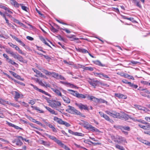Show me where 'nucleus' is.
Segmentation results:
<instances>
[{"label":"nucleus","instance_id":"obj_1","mask_svg":"<svg viewBox=\"0 0 150 150\" xmlns=\"http://www.w3.org/2000/svg\"><path fill=\"white\" fill-rule=\"evenodd\" d=\"M105 112L106 113L113 117L118 118L120 117L121 119L124 120L125 121L128 120L130 116L127 114H124L122 116L120 117V113L115 111H112L111 112L107 111Z\"/></svg>","mask_w":150,"mask_h":150},{"label":"nucleus","instance_id":"obj_2","mask_svg":"<svg viewBox=\"0 0 150 150\" xmlns=\"http://www.w3.org/2000/svg\"><path fill=\"white\" fill-rule=\"evenodd\" d=\"M66 111L69 113L72 114H75L78 115H81V113L79 111L76 109L74 107L68 105Z\"/></svg>","mask_w":150,"mask_h":150},{"label":"nucleus","instance_id":"obj_3","mask_svg":"<svg viewBox=\"0 0 150 150\" xmlns=\"http://www.w3.org/2000/svg\"><path fill=\"white\" fill-rule=\"evenodd\" d=\"M88 82L90 85L93 86L94 88L96 86H98L100 82L97 80L93 79H89L88 80Z\"/></svg>","mask_w":150,"mask_h":150},{"label":"nucleus","instance_id":"obj_4","mask_svg":"<svg viewBox=\"0 0 150 150\" xmlns=\"http://www.w3.org/2000/svg\"><path fill=\"white\" fill-rule=\"evenodd\" d=\"M61 105V103L58 101H54L50 104V105L52 108H55L58 111L59 110L57 109V107L60 106Z\"/></svg>","mask_w":150,"mask_h":150},{"label":"nucleus","instance_id":"obj_5","mask_svg":"<svg viewBox=\"0 0 150 150\" xmlns=\"http://www.w3.org/2000/svg\"><path fill=\"white\" fill-rule=\"evenodd\" d=\"M31 86H32L35 89V90L38 91L44 94H45L48 96L50 97L51 96L47 92H45V91L41 89H39L36 86L33 85V84H30Z\"/></svg>","mask_w":150,"mask_h":150},{"label":"nucleus","instance_id":"obj_6","mask_svg":"<svg viewBox=\"0 0 150 150\" xmlns=\"http://www.w3.org/2000/svg\"><path fill=\"white\" fill-rule=\"evenodd\" d=\"M46 136L51 139L54 141L58 144L60 143L61 141L58 139L56 137L54 136H51L48 134H46Z\"/></svg>","mask_w":150,"mask_h":150},{"label":"nucleus","instance_id":"obj_7","mask_svg":"<svg viewBox=\"0 0 150 150\" xmlns=\"http://www.w3.org/2000/svg\"><path fill=\"white\" fill-rule=\"evenodd\" d=\"M76 105L81 110L84 109L87 110H89V109L86 105H83L81 103L80 104L76 103Z\"/></svg>","mask_w":150,"mask_h":150},{"label":"nucleus","instance_id":"obj_8","mask_svg":"<svg viewBox=\"0 0 150 150\" xmlns=\"http://www.w3.org/2000/svg\"><path fill=\"white\" fill-rule=\"evenodd\" d=\"M99 113L100 116L104 118L106 120L110 122H113L112 120L110 119L109 117L106 114H105L101 112H99Z\"/></svg>","mask_w":150,"mask_h":150},{"label":"nucleus","instance_id":"obj_9","mask_svg":"<svg viewBox=\"0 0 150 150\" xmlns=\"http://www.w3.org/2000/svg\"><path fill=\"white\" fill-rule=\"evenodd\" d=\"M115 96L119 98L126 99L127 98L126 96L120 93H115Z\"/></svg>","mask_w":150,"mask_h":150},{"label":"nucleus","instance_id":"obj_10","mask_svg":"<svg viewBox=\"0 0 150 150\" xmlns=\"http://www.w3.org/2000/svg\"><path fill=\"white\" fill-rule=\"evenodd\" d=\"M10 1L11 4L12 5L16 8H18L19 7L20 4L18 3L15 0H10Z\"/></svg>","mask_w":150,"mask_h":150},{"label":"nucleus","instance_id":"obj_11","mask_svg":"<svg viewBox=\"0 0 150 150\" xmlns=\"http://www.w3.org/2000/svg\"><path fill=\"white\" fill-rule=\"evenodd\" d=\"M12 94H15V96L14 97V98L16 101H17L18 100L20 97L21 95L17 91H15L13 92L12 93Z\"/></svg>","mask_w":150,"mask_h":150},{"label":"nucleus","instance_id":"obj_12","mask_svg":"<svg viewBox=\"0 0 150 150\" xmlns=\"http://www.w3.org/2000/svg\"><path fill=\"white\" fill-rule=\"evenodd\" d=\"M45 107L51 114L56 115H57L58 113L57 112H55L54 110L46 106H45Z\"/></svg>","mask_w":150,"mask_h":150},{"label":"nucleus","instance_id":"obj_13","mask_svg":"<svg viewBox=\"0 0 150 150\" xmlns=\"http://www.w3.org/2000/svg\"><path fill=\"white\" fill-rule=\"evenodd\" d=\"M94 63L96 65L102 67H106L107 66L105 64H103L99 60H96L94 62Z\"/></svg>","mask_w":150,"mask_h":150},{"label":"nucleus","instance_id":"obj_14","mask_svg":"<svg viewBox=\"0 0 150 150\" xmlns=\"http://www.w3.org/2000/svg\"><path fill=\"white\" fill-rule=\"evenodd\" d=\"M120 129L121 130L122 132H124V130H125L128 131L130 130V127L129 126H122L121 127H120Z\"/></svg>","mask_w":150,"mask_h":150},{"label":"nucleus","instance_id":"obj_15","mask_svg":"<svg viewBox=\"0 0 150 150\" xmlns=\"http://www.w3.org/2000/svg\"><path fill=\"white\" fill-rule=\"evenodd\" d=\"M51 89L57 95L59 96H60L61 97H62V95L60 92L59 91V90L58 89H56L55 88H52Z\"/></svg>","mask_w":150,"mask_h":150},{"label":"nucleus","instance_id":"obj_16","mask_svg":"<svg viewBox=\"0 0 150 150\" xmlns=\"http://www.w3.org/2000/svg\"><path fill=\"white\" fill-rule=\"evenodd\" d=\"M76 95V97L79 98H86V95H85L83 94H80L78 92Z\"/></svg>","mask_w":150,"mask_h":150},{"label":"nucleus","instance_id":"obj_17","mask_svg":"<svg viewBox=\"0 0 150 150\" xmlns=\"http://www.w3.org/2000/svg\"><path fill=\"white\" fill-rule=\"evenodd\" d=\"M47 125L50 128H51L52 129V130L53 132H57V129L55 128L54 126L53 125L50 124H48Z\"/></svg>","mask_w":150,"mask_h":150},{"label":"nucleus","instance_id":"obj_18","mask_svg":"<svg viewBox=\"0 0 150 150\" xmlns=\"http://www.w3.org/2000/svg\"><path fill=\"white\" fill-rule=\"evenodd\" d=\"M58 145L60 146L61 147L64 148L66 150H70L68 147L64 145L61 141Z\"/></svg>","mask_w":150,"mask_h":150},{"label":"nucleus","instance_id":"obj_19","mask_svg":"<svg viewBox=\"0 0 150 150\" xmlns=\"http://www.w3.org/2000/svg\"><path fill=\"white\" fill-rule=\"evenodd\" d=\"M53 120L54 121L57 122L58 123L60 124H61L62 121V119L56 117H54Z\"/></svg>","mask_w":150,"mask_h":150},{"label":"nucleus","instance_id":"obj_20","mask_svg":"<svg viewBox=\"0 0 150 150\" xmlns=\"http://www.w3.org/2000/svg\"><path fill=\"white\" fill-rule=\"evenodd\" d=\"M61 97L62 98L64 101L66 103H70V100L68 98L64 96H62V97Z\"/></svg>","mask_w":150,"mask_h":150},{"label":"nucleus","instance_id":"obj_21","mask_svg":"<svg viewBox=\"0 0 150 150\" xmlns=\"http://www.w3.org/2000/svg\"><path fill=\"white\" fill-rule=\"evenodd\" d=\"M123 76L125 77V78L129 79H132L133 80H134V79L133 76H130L127 74H123Z\"/></svg>","mask_w":150,"mask_h":150},{"label":"nucleus","instance_id":"obj_22","mask_svg":"<svg viewBox=\"0 0 150 150\" xmlns=\"http://www.w3.org/2000/svg\"><path fill=\"white\" fill-rule=\"evenodd\" d=\"M90 127H90V128H89V129H90V130L92 131L93 132H99V130L98 129H97V128H96L94 127H93L92 125H91V126H90Z\"/></svg>","mask_w":150,"mask_h":150},{"label":"nucleus","instance_id":"obj_23","mask_svg":"<svg viewBox=\"0 0 150 150\" xmlns=\"http://www.w3.org/2000/svg\"><path fill=\"white\" fill-rule=\"evenodd\" d=\"M77 50L80 52L84 53H88V51L84 49L79 48L78 49H77Z\"/></svg>","mask_w":150,"mask_h":150},{"label":"nucleus","instance_id":"obj_24","mask_svg":"<svg viewBox=\"0 0 150 150\" xmlns=\"http://www.w3.org/2000/svg\"><path fill=\"white\" fill-rule=\"evenodd\" d=\"M67 91H69V93L73 96H76V94L77 93V92L71 89H68Z\"/></svg>","mask_w":150,"mask_h":150},{"label":"nucleus","instance_id":"obj_25","mask_svg":"<svg viewBox=\"0 0 150 150\" xmlns=\"http://www.w3.org/2000/svg\"><path fill=\"white\" fill-rule=\"evenodd\" d=\"M33 71L35 72L37 75H38L39 76L41 77V76H42V74L41 73L40 71H39L37 70V69L33 68Z\"/></svg>","mask_w":150,"mask_h":150},{"label":"nucleus","instance_id":"obj_26","mask_svg":"<svg viewBox=\"0 0 150 150\" xmlns=\"http://www.w3.org/2000/svg\"><path fill=\"white\" fill-rule=\"evenodd\" d=\"M31 107L33 108L34 109L37 110V111H39V112L40 113H43L44 112L42 110H40L39 109V108L38 107H36V106H31Z\"/></svg>","mask_w":150,"mask_h":150},{"label":"nucleus","instance_id":"obj_27","mask_svg":"<svg viewBox=\"0 0 150 150\" xmlns=\"http://www.w3.org/2000/svg\"><path fill=\"white\" fill-rule=\"evenodd\" d=\"M51 75L55 78L57 79L59 74L54 72H52L51 73Z\"/></svg>","mask_w":150,"mask_h":150},{"label":"nucleus","instance_id":"obj_28","mask_svg":"<svg viewBox=\"0 0 150 150\" xmlns=\"http://www.w3.org/2000/svg\"><path fill=\"white\" fill-rule=\"evenodd\" d=\"M23 144V143L19 139H17L16 141V144L17 146H21Z\"/></svg>","mask_w":150,"mask_h":150},{"label":"nucleus","instance_id":"obj_29","mask_svg":"<svg viewBox=\"0 0 150 150\" xmlns=\"http://www.w3.org/2000/svg\"><path fill=\"white\" fill-rule=\"evenodd\" d=\"M42 71L46 75H50L51 72L48 71L47 70L43 69Z\"/></svg>","mask_w":150,"mask_h":150},{"label":"nucleus","instance_id":"obj_30","mask_svg":"<svg viewBox=\"0 0 150 150\" xmlns=\"http://www.w3.org/2000/svg\"><path fill=\"white\" fill-rule=\"evenodd\" d=\"M98 103H105L106 104H107L108 103V102L106 101L101 98L98 99Z\"/></svg>","mask_w":150,"mask_h":150},{"label":"nucleus","instance_id":"obj_31","mask_svg":"<svg viewBox=\"0 0 150 150\" xmlns=\"http://www.w3.org/2000/svg\"><path fill=\"white\" fill-rule=\"evenodd\" d=\"M7 62L10 63L11 64L13 65H15V64H17L15 62H14L11 59H9L7 61Z\"/></svg>","mask_w":150,"mask_h":150},{"label":"nucleus","instance_id":"obj_32","mask_svg":"<svg viewBox=\"0 0 150 150\" xmlns=\"http://www.w3.org/2000/svg\"><path fill=\"white\" fill-rule=\"evenodd\" d=\"M129 83V85L132 88H134L135 89L137 88L138 87V86L137 85L134 84L133 83H132L130 82Z\"/></svg>","mask_w":150,"mask_h":150},{"label":"nucleus","instance_id":"obj_33","mask_svg":"<svg viewBox=\"0 0 150 150\" xmlns=\"http://www.w3.org/2000/svg\"><path fill=\"white\" fill-rule=\"evenodd\" d=\"M20 5L21 6V8L23 10L26 12H28V9L27 7L24 6H23L22 4H20Z\"/></svg>","mask_w":150,"mask_h":150},{"label":"nucleus","instance_id":"obj_34","mask_svg":"<svg viewBox=\"0 0 150 150\" xmlns=\"http://www.w3.org/2000/svg\"><path fill=\"white\" fill-rule=\"evenodd\" d=\"M115 147L117 149H118L120 150H125L123 146H120L117 144L115 145Z\"/></svg>","mask_w":150,"mask_h":150},{"label":"nucleus","instance_id":"obj_35","mask_svg":"<svg viewBox=\"0 0 150 150\" xmlns=\"http://www.w3.org/2000/svg\"><path fill=\"white\" fill-rule=\"evenodd\" d=\"M8 44L11 47H12L13 48H15L16 50L18 47L17 46L13 44L11 42H9L8 43Z\"/></svg>","mask_w":150,"mask_h":150},{"label":"nucleus","instance_id":"obj_36","mask_svg":"<svg viewBox=\"0 0 150 150\" xmlns=\"http://www.w3.org/2000/svg\"><path fill=\"white\" fill-rule=\"evenodd\" d=\"M61 125H64L67 127H69L70 126V125L69 123L62 120Z\"/></svg>","mask_w":150,"mask_h":150},{"label":"nucleus","instance_id":"obj_37","mask_svg":"<svg viewBox=\"0 0 150 150\" xmlns=\"http://www.w3.org/2000/svg\"><path fill=\"white\" fill-rule=\"evenodd\" d=\"M73 134L74 135L76 136H79L81 137H83L84 136V134L81 133L75 132Z\"/></svg>","mask_w":150,"mask_h":150},{"label":"nucleus","instance_id":"obj_38","mask_svg":"<svg viewBox=\"0 0 150 150\" xmlns=\"http://www.w3.org/2000/svg\"><path fill=\"white\" fill-rule=\"evenodd\" d=\"M86 98L90 100H91L93 101V98H94L93 96H90L89 95L86 94Z\"/></svg>","mask_w":150,"mask_h":150},{"label":"nucleus","instance_id":"obj_39","mask_svg":"<svg viewBox=\"0 0 150 150\" xmlns=\"http://www.w3.org/2000/svg\"><path fill=\"white\" fill-rule=\"evenodd\" d=\"M17 59L21 62H23V57L19 55H18Z\"/></svg>","mask_w":150,"mask_h":150},{"label":"nucleus","instance_id":"obj_40","mask_svg":"<svg viewBox=\"0 0 150 150\" xmlns=\"http://www.w3.org/2000/svg\"><path fill=\"white\" fill-rule=\"evenodd\" d=\"M8 104H10V105H12L13 107H16L19 108L20 107L19 105H18L16 104H14V103H8Z\"/></svg>","mask_w":150,"mask_h":150},{"label":"nucleus","instance_id":"obj_41","mask_svg":"<svg viewBox=\"0 0 150 150\" xmlns=\"http://www.w3.org/2000/svg\"><path fill=\"white\" fill-rule=\"evenodd\" d=\"M84 124H86V125L84 126V127L87 129H89L90 128L89 127H90V126H91V125H89L88 122H85Z\"/></svg>","mask_w":150,"mask_h":150},{"label":"nucleus","instance_id":"obj_42","mask_svg":"<svg viewBox=\"0 0 150 150\" xmlns=\"http://www.w3.org/2000/svg\"><path fill=\"white\" fill-rule=\"evenodd\" d=\"M16 41L19 43L23 47L25 46V44L21 40L19 39H18Z\"/></svg>","mask_w":150,"mask_h":150},{"label":"nucleus","instance_id":"obj_43","mask_svg":"<svg viewBox=\"0 0 150 150\" xmlns=\"http://www.w3.org/2000/svg\"><path fill=\"white\" fill-rule=\"evenodd\" d=\"M141 83L144 84L148 86H150V83L146 81H142Z\"/></svg>","mask_w":150,"mask_h":150},{"label":"nucleus","instance_id":"obj_44","mask_svg":"<svg viewBox=\"0 0 150 150\" xmlns=\"http://www.w3.org/2000/svg\"><path fill=\"white\" fill-rule=\"evenodd\" d=\"M57 79H60L61 80H65V79L64 77L63 76L61 75H59V74L58 77L57 78Z\"/></svg>","mask_w":150,"mask_h":150},{"label":"nucleus","instance_id":"obj_45","mask_svg":"<svg viewBox=\"0 0 150 150\" xmlns=\"http://www.w3.org/2000/svg\"><path fill=\"white\" fill-rule=\"evenodd\" d=\"M51 30L53 33H57L58 31V30L56 29L53 27H52L51 28Z\"/></svg>","mask_w":150,"mask_h":150},{"label":"nucleus","instance_id":"obj_46","mask_svg":"<svg viewBox=\"0 0 150 150\" xmlns=\"http://www.w3.org/2000/svg\"><path fill=\"white\" fill-rule=\"evenodd\" d=\"M146 125H145V127H146L145 129L146 130V129L148 130V129H150V124L148 122Z\"/></svg>","mask_w":150,"mask_h":150},{"label":"nucleus","instance_id":"obj_47","mask_svg":"<svg viewBox=\"0 0 150 150\" xmlns=\"http://www.w3.org/2000/svg\"><path fill=\"white\" fill-rule=\"evenodd\" d=\"M16 50H17L19 53L23 55H24V53H23L22 51L20 49V48L18 47Z\"/></svg>","mask_w":150,"mask_h":150},{"label":"nucleus","instance_id":"obj_48","mask_svg":"<svg viewBox=\"0 0 150 150\" xmlns=\"http://www.w3.org/2000/svg\"><path fill=\"white\" fill-rule=\"evenodd\" d=\"M85 69L86 70H89L90 71H93V68L92 67H85Z\"/></svg>","mask_w":150,"mask_h":150},{"label":"nucleus","instance_id":"obj_49","mask_svg":"<svg viewBox=\"0 0 150 150\" xmlns=\"http://www.w3.org/2000/svg\"><path fill=\"white\" fill-rule=\"evenodd\" d=\"M19 55L18 54H15L13 52L11 55L14 58L17 59Z\"/></svg>","mask_w":150,"mask_h":150},{"label":"nucleus","instance_id":"obj_50","mask_svg":"<svg viewBox=\"0 0 150 150\" xmlns=\"http://www.w3.org/2000/svg\"><path fill=\"white\" fill-rule=\"evenodd\" d=\"M134 106L135 107V108H137L139 110H141L142 109V107L140 105H135Z\"/></svg>","mask_w":150,"mask_h":150},{"label":"nucleus","instance_id":"obj_51","mask_svg":"<svg viewBox=\"0 0 150 150\" xmlns=\"http://www.w3.org/2000/svg\"><path fill=\"white\" fill-rule=\"evenodd\" d=\"M137 120V122H141L143 124H146L148 122H146L145 121H144V120Z\"/></svg>","mask_w":150,"mask_h":150},{"label":"nucleus","instance_id":"obj_52","mask_svg":"<svg viewBox=\"0 0 150 150\" xmlns=\"http://www.w3.org/2000/svg\"><path fill=\"white\" fill-rule=\"evenodd\" d=\"M44 145L47 146H49L50 145L49 143L47 142L44 141L43 144Z\"/></svg>","mask_w":150,"mask_h":150},{"label":"nucleus","instance_id":"obj_53","mask_svg":"<svg viewBox=\"0 0 150 150\" xmlns=\"http://www.w3.org/2000/svg\"><path fill=\"white\" fill-rule=\"evenodd\" d=\"M6 52L8 54H11V55L13 54V52L7 49L6 50Z\"/></svg>","mask_w":150,"mask_h":150},{"label":"nucleus","instance_id":"obj_54","mask_svg":"<svg viewBox=\"0 0 150 150\" xmlns=\"http://www.w3.org/2000/svg\"><path fill=\"white\" fill-rule=\"evenodd\" d=\"M0 8L4 9L5 10L7 9V8L6 7L3 5L1 4H0Z\"/></svg>","mask_w":150,"mask_h":150},{"label":"nucleus","instance_id":"obj_55","mask_svg":"<svg viewBox=\"0 0 150 150\" xmlns=\"http://www.w3.org/2000/svg\"><path fill=\"white\" fill-rule=\"evenodd\" d=\"M101 75H102L104 77L108 79H110V77L108 76L107 75L104 74L103 73L101 74Z\"/></svg>","mask_w":150,"mask_h":150},{"label":"nucleus","instance_id":"obj_56","mask_svg":"<svg viewBox=\"0 0 150 150\" xmlns=\"http://www.w3.org/2000/svg\"><path fill=\"white\" fill-rule=\"evenodd\" d=\"M62 29L63 30L65 31L67 33H71V31L69 30H68L66 28H62Z\"/></svg>","mask_w":150,"mask_h":150},{"label":"nucleus","instance_id":"obj_57","mask_svg":"<svg viewBox=\"0 0 150 150\" xmlns=\"http://www.w3.org/2000/svg\"><path fill=\"white\" fill-rule=\"evenodd\" d=\"M3 56L4 58L6 59L7 61L9 59L8 56L6 54H3Z\"/></svg>","mask_w":150,"mask_h":150},{"label":"nucleus","instance_id":"obj_58","mask_svg":"<svg viewBox=\"0 0 150 150\" xmlns=\"http://www.w3.org/2000/svg\"><path fill=\"white\" fill-rule=\"evenodd\" d=\"M41 40L45 44H46V43H47V42L45 40L43 37H41L40 38Z\"/></svg>","mask_w":150,"mask_h":150},{"label":"nucleus","instance_id":"obj_59","mask_svg":"<svg viewBox=\"0 0 150 150\" xmlns=\"http://www.w3.org/2000/svg\"><path fill=\"white\" fill-rule=\"evenodd\" d=\"M68 85L70 86L71 88H75L76 87V86L74 85L73 84H71L70 83H67Z\"/></svg>","mask_w":150,"mask_h":150},{"label":"nucleus","instance_id":"obj_60","mask_svg":"<svg viewBox=\"0 0 150 150\" xmlns=\"http://www.w3.org/2000/svg\"><path fill=\"white\" fill-rule=\"evenodd\" d=\"M122 81L123 83H126V84H127L129 85V83H130V82H128L127 81V80H126V79H124L123 80H122Z\"/></svg>","mask_w":150,"mask_h":150},{"label":"nucleus","instance_id":"obj_61","mask_svg":"<svg viewBox=\"0 0 150 150\" xmlns=\"http://www.w3.org/2000/svg\"><path fill=\"white\" fill-rule=\"evenodd\" d=\"M125 19L129 20L131 21H132L134 20V18L132 17L127 18V17H125Z\"/></svg>","mask_w":150,"mask_h":150},{"label":"nucleus","instance_id":"obj_62","mask_svg":"<svg viewBox=\"0 0 150 150\" xmlns=\"http://www.w3.org/2000/svg\"><path fill=\"white\" fill-rule=\"evenodd\" d=\"M131 63L132 64H140V62H138L134 61H131Z\"/></svg>","mask_w":150,"mask_h":150},{"label":"nucleus","instance_id":"obj_63","mask_svg":"<svg viewBox=\"0 0 150 150\" xmlns=\"http://www.w3.org/2000/svg\"><path fill=\"white\" fill-rule=\"evenodd\" d=\"M26 38L28 40H31V41L33 40L34 39L33 38L30 36H27L26 37Z\"/></svg>","mask_w":150,"mask_h":150},{"label":"nucleus","instance_id":"obj_64","mask_svg":"<svg viewBox=\"0 0 150 150\" xmlns=\"http://www.w3.org/2000/svg\"><path fill=\"white\" fill-rule=\"evenodd\" d=\"M145 119L147 121L150 122V117H145Z\"/></svg>","mask_w":150,"mask_h":150}]
</instances>
